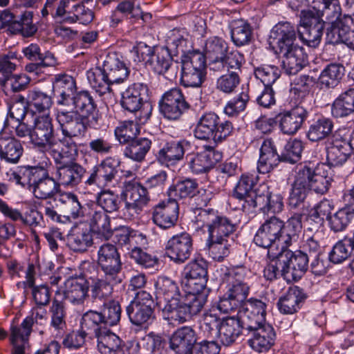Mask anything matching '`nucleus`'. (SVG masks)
<instances>
[{
	"label": "nucleus",
	"instance_id": "f257e3e1",
	"mask_svg": "<svg viewBox=\"0 0 354 354\" xmlns=\"http://www.w3.org/2000/svg\"><path fill=\"white\" fill-rule=\"evenodd\" d=\"M195 223L197 228L207 233L206 247L214 260L221 261L229 255L233 243L230 236L236 230L230 218L217 209L200 208L195 216Z\"/></svg>",
	"mask_w": 354,
	"mask_h": 354
},
{
	"label": "nucleus",
	"instance_id": "f03ea898",
	"mask_svg": "<svg viewBox=\"0 0 354 354\" xmlns=\"http://www.w3.org/2000/svg\"><path fill=\"white\" fill-rule=\"evenodd\" d=\"M100 58L102 68L95 67L87 71L86 77L91 87L102 96L112 92V84L124 82L130 74V69L115 52H109Z\"/></svg>",
	"mask_w": 354,
	"mask_h": 354
},
{
	"label": "nucleus",
	"instance_id": "7ed1b4c3",
	"mask_svg": "<svg viewBox=\"0 0 354 354\" xmlns=\"http://www.w3.org/2000/svg\"><path fill=\"white\" fill-rule=\"evenodd\" d=\"M233 130L230 121L222 120L216 113L209 111L198 119L193 133L196 139L216 145L230 136Z\"/></svg>",
	"mask_w": 354,
	"mask_h": 354
},
{
	"label": "nucleus",
	"instance_id": "20e7f679",
	"mask_svg": "<svg viewBox=\"0 0 354 354\" xmlns=\"http://www.w3.org/2000/svg\"><path fill=\"white\" fill-rule=\"evenodd\" d=\"M205 301L203 295L188 293L183 299H174L167 303L162 309L163 318L171 324L184 323L201 310Z\"/></svg>",
	"mask_w": 354,
	"mask_h": 354
},
{
	"label": "nucleus",
	"instance_id": "39448f33",
	"mask_svg": "<svg viewBox=\"0 0 354 354\" xmlns=\"http://www.w3.org/2000/svg\"><path fill=\"white\" fill-rule=\"evenodd\" d=\"M252 273L244 266L226 268L221 276V281L225 284V292L238 299L243 304L247 299L252 285Z\"/></svg>",
	"mask_w": 354,
	"mask_h": 354
},
{
	"label": "nucleus",
	"instance_id": "423d86ee",
	"mask_svg": "<svg viewBox=\"0 0 354 354\" xmlns=\"http://www.w3.org/2000/svg\"><path fill=\"white\" fill-rule=\"evenodd\" d=\"M59 142L57 140L53 119L50 115L44 114L35 117L31 134V143L34 148L42 153H47L55 150Z\"/></svg>",
	"mask_w": 354,
	"mask_h": 354
},
{
	"label": "nucleus",
	"instance_id": "0eeeda50",
	"mask_svg": "<svg viewBox=\"0 0 354 354\" xmlns=\"http://www.w3.org/2000/svg\"><path fill=\"white\" fill-rule=\"evenodd\" d=\"M283 221L275 216L268 218L260 225L254 236V243L263 248L272 247L288 248L286 245L285 235L283 233Z\"/></svg>",
	"mask_w": 354,
	"mask_h": 354
},
{
	"label": "nucleus",
	"instance_id": "6e6552de",
	"mask_svg": "<svg viewBox=\"0 0 354 354\" xmlns=\"http://www.w3.org/2000/svg\"><path fill=\"white\" fill-rule=\"evenodd\" d=\"M297 171L304 179L309 190L320 194H324L328 190L332 180L329 165L318 163L314 166L308 163L300 165Z\"/></svg>",
	"mask_w": 354,
	"mask_h": 354
},
{
	"label": "nucleus",
	"instance_id": "1a4fd4ad",
	"mask_svg": "<svg viewBox=\"0 0 354 354\" xmlns=\"http://www.w3.org/2000/svg\"><path fill=\"white\" fill-rule=\"evenodd\" d=\"M258 177L254 174H243L234 191V196L242 203L241 209L248 214L254 213L257 203L262 201L258 198L261 192V185L259 189H254Z\"/></svg>",
	"mask_w": 354,
	"mask_h": 354
},
{
	"label": "nucleus",
	"instance_id": "9d476101",
	"mask_svg": "<svg viewBox=\"0 0 354 354\" xmlns=\"http://www.w3.org/2000/svg\"><path fill=\"white\" fill-rule=\"evenodd\" d=\"M266 304L262 301L251 298L238 312L237 318L244 330L248 333L269 324L266 321Z\"/></svg>",
	"mask_w": 354,
	"mask_h": 354
},
{
	"label": "nucleus",
	"instance_id": "9b49d317",
	"mask_svg": "<svg viewBox=\"0 0 354 354\" xmlns=\"http://www.w3.org/2000/svg\"><path fill=\"white\" fill-rule=\"evenodd\" d=\"M55 17H60V21L84 25L91 23L94 12L86 8L83 3H77V0H60L56 7Z\"/></svg>",
	"mask_w": 354,
	"mask_h": 354
},
{
	"label": "nucleus",
	"instance_id": "f8f14e48",
	"mask_svg": "<svg viewBox=\"0 0 354 354\" xmlns=\"http://www.w3.org/2000/svg\"><path fill=\"white\" fill-rule=\"evenodd\" d=\"M159 109L165 118L177 120L190 109V104L180 88H173L163 94L159 102Z\"/></svg>",
	"mask_w": 354,
	"mask_h": 354
},
{
	"label": "nucleus",
	"instance_id": "ddd939ff",
	"mask_svg": "<svg viewBox=\"0 0 354 354\" xmlns=\"http://www.w3.org/2000/svg\"><path fill=\"white\" fill-rule=\"evenodd\" d=\"M279 261L286 268V281H297L307 271L309 258L308 254L299 250L292 252L283 248L280 251Z\"/></svg>",
	"mask_w": 354,
	"mask_h": 354
},
{
	"label": "nucleus",
	"instance_id": "4468645a",
	"mask_svg": "<svg viewBox=\"0 0 354 354\" xmlns=\"http://www.w3.org/2000/svg\"><path fill=\"white\" fill-rule=\"evenodd\" d=\"M300 25L302 30L299 35L303 42L307 46L315 48L319 46L323 35L324 24L314 17L310 10H302L300 14Z\"/></svg>",
	"mask_w": 354,
	"mask_h": 354
},
{
	"label": "nucleus",
	"instance_id": "2eb2a0df",
	"mask_svg": "<svg viewBox=\"0 0 354 354\" xmlns=\"http://www.w3.org/2000/svg\"><path fill=\"white\" fill-rule=\"evenodd\" d=\"M183 274L189 293L201 295L199 292L205 288L207 281V262L203 259L192 261L185 267Z\"/></svg>",
	"mask_w": 354,
	"mask_h": 354
},
{
	"label": "nucleus",
	"instance_id": "dca6fc26",
	"mask_svg": "<svg viewBox=\"0 0 354 354\" xmlns=\"http://www.w3.org/2000/svg\"><path fill=\"white\" fill-rule=\"evenodd\" d=\"M221 158V153L216 151L214 146L209 145H204L203 151L187 154L186 156L187 165L195 174L208 172Z\"/></svg>",
	"mask_w": 354,
	"mask_h": 354
},
{
	"label": "nucleus",
	"instance_id": "f3484780",
	"mask_svg": "<svg viewBox=\"0 0 354 354\" xmlns=\"http://www.w3.org/2000/svg\"><path fill=\"white\" fill-rule=\"evenodd\" d=\"M77 112L87 120L90 128L99 129L102 117L97 105L88 91H80L73 97L71 103Z\"/></svg>",
	"mask_w": 354,
	"mask_h": 354
},
{
	"label": "nucleus",
	"instance_id": "a211bd4d",
	"mask_svg": "<svg viewBox=\"0 0 354 354\" xmlns=\"http://www.w3.org/2000/svg\"><path fill=\"white\" fill-rule=\"evenodd\" d=\"M97 264L104 276L115 281L122 268L120 257L116 247L111 243L102 245L97 252Z\"/></svg>",
	"mask_w": 354,
	"mask_h": 354
},
{
	"label": "nucleus",
	"instance_id": "6ab92c4d",
	"mask_svg": "<svg viewBox=\"0 0 354 354\" xmlns=\"http://www.w3.org/2000/svg\"><path fill=\"white\" fill-rule=\"evenodd\" d=\"M193 250V240L187 232L173 236L165 245L167 256L176 263L185 262L191 256Z\"/></svg>",
	"mask_w": 354,
	"mask_h": 354
},
{
	"label": "nucleus",
	"instance_id": "aec40b11",
	"mask_svg": "<svg viewBox=\"0 0 354 354\" xmlns=\"http://www.w3.org/2000/svg\"><path fill=\"white\" fill-rule=\"evenodd\" d=\"M307 117V111L304 107L297 106L290 110L280 112L275 119L283 133L293 135L301 129Z\"/></svg>",
	"mask_w": 354,
	"mask_h": 354
},
{
	"label": "nucleus",
	"instance_id": "412c9836",
	"mask_svg": "<svg viewBox=\"0 0 354 354\" xmlns=\"http://www.w3.org/2000/svg\"><path fill=\"white\" fill-rule=\"evenodd\" d=\"M346 136L336 132L326 148V160L330 166L342 165L352 153V146Z\"/></svg>",
	"mask_w": 354,
	"mask_h": 354
},
{
	"label": "nucleus",
	"instance_id": "4be33fe9",
	"mask_svg": "<svg viewBox=\"0 0 354 354\" xmlns=\"http://www.w3.org/2000/svg\"><path fill=\"white\" fill-rule=\"evenodd\" d=\"M56 165L55 178L59 186L74 187L82 181L86 174V169L77 162H66L64 160L62 163Z\"/></svg>",
	"mask_w": 354,
	"mask_h": 354
},
{
	"label": "nucleus",
	"instance_id": "5701e85b",
	"mask_svg": "<svg viewBox=\"0 0 354 354\" xmlns=\"http://www.w3.org/2000/svg\"><path fill=\"white\" fill-rule=\"evenodd\" d=\"M32 320L25 318L21 324L12 323L10 328V342L12 346L11 353H27L29 351V337L33 330Z\"/></svg>",
	"mask_w": 354,
	"mask_h": 354
},
{
	"label": "nucleus",
	"instance_id": "b1692460",
	"mask_svg": "<svg viewBox=\"0 0 354 354\" xmlns=\"http://www.w3.org/2000/svg\"><path fill=\"white\" fill-rule=\"evenodd\" d=\"M296 39L295 28L289 22H280L272 29L270 36V44L276 46L279 53L288 50L293 47Z\"/></svg>",
	"mask_w": 354,
	"mask_h": 354
},
{
	"label": "nucleus",
	"instance_id": "393cba45",
	"mask_svg": "<svg viewBox=\"0 0 354 354\" xmlns=\"http://www.w3.org/2000/svg\"><path fill=\"white\" fill-rule=\"evenodd\" d=\"M147 66L156 73L163 75L169 80L175 79L178 73V64L173 62L169 50L165 49H161L153 54Z\"/></svg>",
	"mask_w": 354,
	"mask_h": 354
},
{
	"label": "nucleus",
	"instance_id": "a878e982",
	"mask_svg": "<svg viewBox=\"0 0 354 354\" xmlns=\"http://www.w3.org/2000/svg\"><path fill=\"white\" fill-rule=\"evenodd\" d=\"M317 16L324 24L342 19V8L339 0H314L312 6L307 9Z\"/></svg>",
	"mask_w": 354,
	"mask_h": 354
},
{
	"label": "nucleus",
	"instance_id": "bb28decb",
	"mask_svg": "<svg viewBox=\"0 0 354 354\" xmlns=\"http://www.w3.org/2000/svg\"><path fill=\"white\" fill-rule=\"evenodd\" d=\"M282 161L281 154L279 155L272 139H265L260 148L257 170L261 174L272 171Z\"/></svg>",
	"mask_w": 354,
	"mask_h": 354
},
{
	"label": "nucleus",
	"instance_id": "cd10ccee",
	"mask_svg": "<svg viewBox=\"0 0 354 354\" xmlns=\"http://www.w3.org/2000/svg\"><path fill=\"white\" fill-rule=\"evenodd\" d=\"M178 216V203L169 198L167 202L159 203L153 214V221L162 229H169L175 225Z\"/></svg>",
	"mask_w": 354,
	"mask_h": 354
},
{
	"label": "nucleus",
	"instance_id": "c85d7f7f",
	"mask_svg": "<svg viewBox=\"0 0 354 354\" xmlns=\"http://www.w3.org/2000/svg\"><path fill=\"white\" fill-rule=\"evenodd\" d=\"M89 284L83 276L68 278L64 283V298L73 304H82L88 295Z\"/></svg>",
	"mask_w": 354,
	"mask_h": 354
},
{
	"label": "nucleus",
	"instance_id": "c756f323",
	"mask_svg": "<svg viewBox=\"0 0 354 354\" xmlns=\"http://www.w3.org/2000/svg\"><path fill=\"white\" fill-rule=\"evenodd\" d=\"M187 145V142L185 140L167 142L158 152L157 160L167 167L175 166L183 159Z\"/></svg>",
	"mask_w": 354,
	"mask_h": 354
},
{
	"label": "nucleus",
	"instance_id": "7c9ffc66",
	"mask_svg": "<svg viewBox=\"0 0 354 354\" xmlns=\"http://www.w3.org/2000/svg\"><path fill=\"white\" fill-rule=\"evenodd\" d=\"M228 50L227 43L221 37H212L207 39L204 47V55L209 59L211 71L219 70L222 67L220 62Z\"/></svg>",
	"mask_w": 354,
	"mask_h": 354
},
{
	"label": "nucleus",
	"instance_id": "2f4dec72",
	"mask_svg": "<svg viewBox=\"0 0 354 354\" xmlns=\"http://www.w3.org/2000/svg\"><path fill=\"white\" fill-rule=\"evenodd\" d=\"M250 333L251 337L248 340V345L257 352L268 351L274 344L276 334L270 324L263 325Z\"/></svg>",
	"mask_w": 354,
	"mask_h": 354
},
{
	"label": "nucleus",
	"instance_id": "473e14b6",
	"mask_svg": "<svg viewBox=\"0 0 354 354\" xmlns=\"http://www.w3.org/2000/svg\"><path fill=\"white\" fill-rule=\"evenodd\" d=\"M76 82L74 78L68 75H58L53 82V91L59 97L57 104L69 106L75 95Z\"/></svg>",
	"mask_w": 354,
	"mask_h": 354
},
{
	"label": "nucleus",
	"instance_id": "72a5a7b5",
	"mask_svg": "<svg viewBox=\"0 0 354 354\" xmlns=\"http://www.w3.org/2000/svg\"><path fill=\"white\" fill-rule=\"evenodd\" d=\"M194 330L189 326L176 330L169 340L170 348L177 354L189 353L196 343Z\"/></svg>",
	"mask_w": 354,
	"mask_h": 354
},
{
	"label": "nucleus",
	"instance_id": "f704fd0d",
	"mask_svg": "<svg viewBox=\"0 0 354 354\" xmlns=\"http://www.w3.org/2000/svg\"><path fill=\"white\" fill-rule=\"evenodd\" d=\"M244 330L239 319L228 317L220 323L217 340L224 346H230L234 343Z\"/></svg>",
	"mask_w": 354,
	"mask_h": 354
},
{
	"label": "nucleus",
	"instance_id": "c9c22d12",
	"mask_svg": "<svg viewBox=\"0 0 354 354\" xmlns=\"http://www.w3.org/2000/svg\"><path fill=\"white\" fill-rule=\"evenodd\" d=\"M58 202L65 216L71 219H77L84 216L85 208L80 203L78 196L71 192H63L59 194Z\"/></svg>",
	"mask_w": 354,
	"mask_h": 354
},
{
	"label": "nucleus",
	"instance_id": "e433bc0d",
	"mask_svg": "<svg viewBox=\"0 0 354 354\" xmlns=\"http://www.w3.org/2000/svg\"><path fill=\"white\" fill-rule=\"evenodd\" d=\"M304 299L305 297L301 289L298 287L290 288L279 298L277 302V307L281 313L283 315H292L301 308Z\"/></svg>",
	"mask_w": 354,
	"mask_h": 354
},
{
	"label": "nucleus",
	"instance_id": "4c0bfd02",
	"mask_svg": "<svg viewBox=\"0 0 354 354\" xmlns=\"http://www.w3.org/2000/svg\"><path fill=\"white\" fill-rule=\"evenodd\" d=\"M281 53L283 55L282 67L288 75L297 74L306 65V55L301 47H293Z\"/></svg>",
	"mask_w": 354,
	"mask_h": 354
},
{
	"label": "nucleus",
	"instance_id": "58836bf2",
	"mask_svg": "<svg viewBox=\"0 0 354 354\" xmlns=\"http://www.w3.org/2000/svg\"><path fill=\"white\" fill-rule=\"evenodd\" d=\"M60 190V186L56 179L50 176L48 171L44 169L38 178L32 192L34 196L40 199L53 198Z\"/></svg>",
	"mask_w": 354,
	"mask_h": 354
},
{
	"label": "nucleus",
	"instance_id": "ea45409f",
	"mask_svg": "<svg viewBox=\"0 0 354 354\" xmlns=\"http://www.w3.org/2000/svg\"><path fill=\"white\" fill-rule=\"evenodd\" d=\"M92 243L93 236L88 228L75 226L67 235V245L75 252H84Z\"/></svg>",
	"mask_w": 354,
	"mask_h": 354
},
{
	"label": "nucleus",
	"instance_id": "a19ab883",
	"mask_svg": "<svg viewBox=\"0 0 354 354\" xmlns=\"http://www.w3.org/2000/svg\"><path fill=\"white\" fill-rule=\"evenodd\" d=\"M198 183L196 179L187 178L170 186L167 194L169 198L177 202L179 199L193 198L198 192Z\"/></svg>",
	"mask_w": 354,
	"mask_h": 354
},
{
	"label": "nucleus",
	"instance_id": "79ce46f5",
	"mask_svg": "<svg viewBox=\"0 0 354 354\" xmlns=\"http://www.w3.org/2000/svg\"><path fill=\"white\" fill-rule=\"evenodd\" d=\"M23 153L20 142L13 137L0 133V158L6 162L16 163Z\"/></svg>",
	"mask_w": 354,
	"mask_h": 354
},
{
	"label": "nucleus",
	"instance_id": "37998d69",
	"mask_svg": "<svg viewBox=\"0 0 354 354\" xmlns=\"http://www.w3.org/2000/svg\"><path fill=\"white\" fill-rule=\"evenodd\" d=\"M44 169L42 167H24L18 171L12 172L9 180L23 187H28L33 189Z\"/></svg>",
	"mask_w": 354,
	"mask_h": 354
},
{
	"label": "nucleus",
	"instance_id": "c03bdc74",
	"mask_svg": "<svg viewBox=\"0 0 354 354\" xmlns=\"http://www.w3.org/2000/svg\"><path fill=\"white\" fill-rule=\"evenodd\" d=\"M352 21L351 16L344 15L342 19L328 22L329 26L326 33V42L331 44L343 43L348 26Z\"/></svg>",
	"mask_w": 354,
	"mask_h": 354
},
{
	"label": "nucleus",
	"instance_id": "a18cd8bd",
	"mask_svg": "<svg viewBox=\"0 0 354 354\" xmlns=\"http://www.w3.org/2000/svg\"><path fill=\"white\" fill-rule=\"evenodd\" d=\"M261 192L258 198H261L262 201L259 204L257 203L256 209L259 207L274 214L281 212L283 208L282 195L279 192L274 193L268 190L266 192V189H268L266 185H261Z\"/></svg>",
	"mask_w": 354,
	"mask_h": 354
},
{
	"label": "nucleus",
	"instance_id": "49530a36",
	"mask_svg": "<svg viewBox=\"0 0 354 354\" xmlns=\"http://www.w3.org/2000/svg\"><path fill=\"white\" fill-rule=\"evenodd\" d=\"M116 140L120 145H126L124 149L125 157L133 159V121H120L114 131Z\"/></svg>",
	"mask_w": 354,
	"mask_h": 354
},
{
	"label": "nucleus",
	"instance_id": "de8ad7c7",
	"mask_svg": "<svg viewBox=\"0 0 354 354\" xmlns=\"http://www.w3.org/2000/svg\"><path fill=\"white\" fill-rule=\"evenodd\" d=\"M90 226L93 232L106 240L113 235V230L111 226V218L106 212L102 210H94L91 213Z\"/></svg>",
	"mask_w": 354,
	"mask_h": 354
},
{
	"label": "nucleus",
	"instance_id": "09e8293b",
	"mask_svg": "<svg viewBox=\"0 0 354 354\" xmlns=\"http://www.w3.org/2000/svg\"><path fill=\"white\" fill-rule=\"evenodd\" d=\"M220 317L212 307L205 312L199 321V329L203 335L212 340L217 337L220 326Z\"/></svg>",
	"mask_w": 354,
	"mask_h": 354
},
{
	"label": "nucleus",
	"instance_id": "8fccbe9b",
	"mask_svg": "<svg viewBox=\"0 0 354 354\" xmlns=\"http://www.w3.org/2000/svg\"><path fill=\"white\" fill-rule=\"evenodd\" d=\"M95 337L97 338V349L101 354H116L121 347L120 337L106 328Z\"/></svg>",
	"mask_w": 354,
	"mask_h": 354
},
{
	"label": "nucleus",
	"instance_id": "3c124183",
	"mask_svg": "<svg viewBox=\"0 0 354 354\" xmlns=\"http://www.w3.org/2000/svg\"><path fill=\"white\" fill-rule=\"evenodd\" d=\"M344 67L339 64H330L321 72L319 82L322 88H335L344 75Z\"/></svg>",
	"mask_w": 354,
	"mask_h": 354
},
{
	"label": "nucleus",
	"instance_id": "603ef678",
	"mask_svg": "<svg viewBox=\"0 0 354 354\" xmlns=\"http://www.w3.org/2000/svg\"><path fill=\"white\" fill-rule=\"evenodd\" d=\"M106 328L98 312L90 310L83 315L80 329L90 338L95 337Z\"/></svg>",
	"mask_w": 354,
	"mask_h": 354
},
{
	"label": "nucleus",
	"instance_id": "864d4df0",
	"mask_svg": "<svg viewBox=\"0 0 354 354\" xmlns=\"http://www.w3.org/2000/svg\"><path fill=\"white\" fill-rule=\"evenodd\" d=\"M231 37L237 46H242L250 43L252 37L250 24L243 19L233 20L230 24Z\"/></svg>",
	"mask_w": 354,
	"mask_h": 354
},
{
	"label": "nucleus",
	"instance_id": "5fc2aeb1",
	"mask_svg": "<svg viewBox=\"0 0 354 354\" xmlns=\"http://www.w3.org/2000/svg\"><path fill=\"white\" fill-rule=\"evenodd\" d=\"M354 218V207L346 205L328 218L330 229L334 232L344 231Z\"/></svg>",
	"mask_w": 354,
	"mask_h": 354
},
{
	"label": "nucleus",
	"instance_id": "6e6d98bb",
	"mask_svg": "<svg viewBox=\"0 0 354 354\" xmlns=\"http://www.w3.org/2000/svg\"><path fill=\"white\" fill-rule=\"evenodd\" d=\"M73 137H64L63 138H57L59 142L55 150L49 151L55 163H62L66 158H72L77 153V147L76 143L72 140Z\"/></svg>",
	"mask_w": 354,
	"mask_h": 354
},
{
	"label": "nucleus",
	"instance_id": "4d7b16f0",
	"mask_svg": "<svg viewBox=\"0 0 354 354\" xmlns=\"http://www.w3.org/2000/svg\"><path fill=\"white\" fill-rule=\"evenodd\" d=\"M27 103L30 110L36 113L46 114L53 104V100L50 95L37 90H32L28 92Z\"/></svg>",
	"mask_w": 354,
	"mask_h": 354
},
{
	"label": "nucleus",
	"instance_id": "13d9d810",
	"mask_svg": "<svg viewBox=\"0 0 354 354\" xmlns=\"http://www.w3.org/2000/svg\"><path fill=\"white\" fill-rule=\"evenodd\" d=\"M333 127V124L331 120L322 117L310 125L307 137L312 142L319 141L331 133Z\"/></svg>",
	"mask_w": 354,
	"mask_h": 354
},
{
	"label": "nucleus",
	"instance_id": "bf43d9fd",
	"mask_svg": "<svg viewBox=\"0 0 354 354\" xmlns=\"http://www.w3.org/2000/svg\"><path fill=\"white\" fill-rule=\"evenodd\" d=\"M104 279L102 277L94 278L91 277L92 280L91 285V295L94 299H102L109 297L113 291V286L120 283L121 279L118 277H115V281L109 280L104 276Z\"/></svg>",
	"mask_w": 354,
	"mask_h": 354
},
{
	"label": "nucleus",
	"instance_id": "052dcab7",
	"mask_svg": "<svg viewBox=\"0 0 354 354\" xmlns=\"http://www.w3.org/2000/svg\"><path fill=\"white\" fill-rule=\"evenodd\" d=\"M32 19L33 12L24 11L12 26V33L21 34L25 37H32L37 31V27L33 24Z\"/></svg>",
	"mask_w": 354,
	"mask_h": 354
},
{
	"label": "nucleus",
	"instance_id": "680f3d73",
	"mask_svg": "<svg viewBox=\"0 0 354 354\" xmlns=\"http://www.w3.org/2000/svg\"><path fill=\"white\" fill-rule=\"evenodd\" d=\"M305 183L304 179L301 178L297 171L288 197V205L292 208L299 207L304 203L309 192Z\"/></svg>",
	"mask_w": 354,
	"mask_h": 354
},
{
	"label": "nucleus",
	"instance_id": "e2e57ef3",
	"mask_svg": "<svg viewBox=\"0 0 354 354\" xmlns=\"http://www.w3.org/2000/svg\"><path fill=\"white\" fill-rule=\"evenodd\" d=\"M302 217L301 214H295L288 220L286 225L283 223V233L285 235V242L288 247L297 241L298 233L301 232L302 228Z\"/></svg>",
	"mask_w": 354,
	"mask_h": 354
},
{
	"label": "nucleus",
	"instance_id": "0e129e2a",
	"mask_svg": "<svg viewBox=\"0 0 354 354\" xmlns=\"http://www.w3.org/2000/svg\"><path fill=\"white\" fill-rule=\"evenodd\" d=\"M333 203L328 199H323L312 208L308 214V219L322 225L324 218L328 221L331 211L333 209Z\"/></svg>",
	"mask_w": 354,
	"mask_h": 354
},
{
	"label": "nucleus",
	"instance_id": "69168bd1",
	"mask_svg": "<svg viewBox=\"0 0 354 354\" xmlns=\"http://www.w3.org/2000/svg\"><path fill=\"white\" fill-rule=\"evenodd\" d=\"M50 326L55 330H63L66 327V308L62 301L54 299L50 308Z\"/></svg>",
	"mask_w": 354,
	"mask_h": 354
},
{
	"label": "nucleus",
	"instance_id": "338daca9",
	"mask_svg": "<svg viewBox=\"0 0 354 354\" xmlns=\"http://www.w3.org/2000/svg\"><path fill=\"white\" fill-rule=\"evenodd\" d=\"M250 100L248 88L243 90L234 97L229 100L225 108L224 112L229 116L237 115L239 113L243 111Z\"/></svg>",
	"mask_w": 354,
	"mask_h": 354
},
{
	"label": "nucleus",
	"instance_id": "774afa93",
	"mask_svg": "<svg viewBox=\"0 0 354 354\" xmlns=\"http://www.w3.org/2000/svg\"><path fill=\"white\" fill-rule=\"evenodd\" d=\"M118 165V160L112 157H107L100 165L95 166L104 185L111 183L115 177Z\"/></svg>",
	"mask_w": 354,
	"mask_h": 354
}]
</instances>
